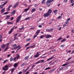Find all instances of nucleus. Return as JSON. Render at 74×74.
<instances>
[{
	"label": "nucleus",
	"mask_w": 74,
	"mask_h": 74,
	"mask_svg": "<svg viewBox=\"0 0 74 74\" xmlns=\"http://www.w3.org/2000/svg\"><path fill=\"white\" fill-rule=\"evenodd\" d=\"M16 19H17V21H16V23H18L20 21V20H21L20 19H19L18 18H17Z\"/></svg>",
	"instance_id": "nucleus-29"
},
{
	"label": "nucleus",
	"mask_w": 74,
	"mask_h": 74,
	"mask_svg": "<svg viewBox=\"0 0 74 74\" xmlns=\"http://www.w3.org/2000/svg\"><path fill=\"white\" fill-rule=\"evenodd\" d=\"M30 9V7H29L27 9H25L24 10V12H27V11H28Z\"/></svg>",
	"instance_id": "nucleus-20"
},
{
	"label": "nucleus",
	"mask_w": 74,
	"mask_h": 74,
	"mask_svg": "<svg viewBox=\"0 0 74 74\" xmlns=\"http://www.w3.org/2000/svg\"><path fill=\"white\" fill-rule=\"evenodd\" d=\"M53 30V28H52L50 29H46V31H48V32H52Z\"/></svg>",
	"instance_id": "nucleus-18"
},
{
	"label": "nucleus",
	"mask_w": 74,
	"mask_h": 74,
	"mask_svg": "<svg viewBox=\"0 0 74 74\" xmlns=\"http://www.w3.org/2000/svg\"><path fill=\"white\" fill-rule=\"evenodd\" d=\"M21 47V45H19L18 46H17V47H16L14 48H13L12 49V50H13V49H14V50H15V49H16L18 48H19V47Z\"/></svg>",
	"instance_id": "nucleus-19"
},
{
	"label": "nucleus",
	"mask_w": 74,
	"mask_h": 74,
	"mask_svg": "<svg viewBox=\"0 0 74 74\" xmlns=\"http://www.w3.org/2000/svg\"><path fill=\"white\" fill-rule=\"evenodd\" d=\"M70 18H69L67 19V21L68 22V21H70Z\"/></svg>",
	"instance_id": "nucleus-50"
},
{
	"label": "nucleus",
	"mask_w": 74,
	"mask_h": 74,
	"mask_svg": "<svg viewBox=\"0 0 74 74\" xmlns=\"http://www.w3.org/2000/svg\"><path fill=\"white\" fill-rule=\"evenodd\" d=\"M62 16H59L57 18V19H60V18H62Z\"/></svg>",
	"instance_id": "nucleus-38"
},
{
	"label": "nucleus",
	"mask_w": 74,
	"mask_h": 74,
	"mask_svg": "<svg viewBox=\"0 0 74 74\" xmlns=\"http://www.w3.org/2000/svg\"><path fill=\"white\" fill-rule=\"evenodd\" d=\"M57 12L58 10H55L53 11L54 13V14H57Z\"/></svg>",
	"instance_id": "nucleus-31"
},
{
	"label": "nucleus",
	"mask_w": 74,
	"mask_h": 74,
	"mask_svg": "<svg viewBox=\"0 0 74 74\" xmlns=\"http://www.w3.org/2000/svg\"><path fill=\"white\" fill-rule=\"evenodd\" d=\"M6 16V19H10V15H7Z\"/></svg>",
	"instance_id": "nucleus-23"
},
{
	"label": "nucleus",
	"mask_w": 74,
	"mask_h": 74,
	"mask_svg": "<svg viewBox=\"0 0 74 74\" xmlns=\"http://www.w3.org/2000/svg\"><path fill=\"white\" fill-rule=\"evenodd\" d=\"M13 58L12 57H11L10 59V62H12V60H13Z\"/></svg>",
	"instance_id": "nucleus-37"
},
{
	"label": "nucleus",
	"mask_w": 74,
	"mask_h": 74,
	"mask_svg": "<svg viewBox=\"0 0 74 74\" xmlns=\"http://www.w3.org/2000/svg\"><path fill=\"white\" fill-rule=\"evenodd\" d=\"M13 19H14V18L13 17H12L11 18V21H12L13 20Z\"/></svg>",
	"instance_id": "nucleus-64"
},
{
	"label": "nucleus",
	"mask_w": 74,
	"mask_h": 74,
	"mask_svg": "<svg viewBox=\"0 0 74 74\" xmlns=\"http://www.w3.org/2000/svg\"><path fill=\"white\" fill-rule=\"evenodd\" d=\"M26 64H27L25 62L23 63L22 65V66H25V65H26Z\"/></svg>",
	"instance_id": "nucleus-28"
},
{
	"label": "nucleus",
	"mask_w": 74,
	"mask_h": 74,
	"mask_svg": "<svg viewBox=\"0 0 74 74\" xmlns=\"http://www.w3.org/2000/svg\"><path fill=\"white\" fill-rule=\"evenodd\" d=\"M29 58V56H26L24 58L25 60H27Z\"/></svg>",
	"instance_id": "nucleus-22"
},
{
	"label": "nucleus",
	"mask_w": 74,
	"mask_h": 74,
	"mask_svg": "<svg viewBox=\"0 0 74 74\" xmlns=\"http://www.w3.org/2000/svg\"><path fill=\"white\" fill-rule=\"evenodd\" d=\"M16 69L15 68H13L11 70V73H12L14 71H15V70H16Z\"/></svg>",
	"instance_id": "nucleus-13"
},
{
	"label": "nucleus",
	"mask_w": 74,
	"mask_h": 74,
	"mask_svg": "<svg viewBox=\"0 0 74 74\" xmlns=\"http://www.w3.org/2000/svg\"><path fill=\"white\" fill-rule=\"evenodd\" d=\"M7 11H10V8H9V7L8 8Z\"/></svg>",
	"instance_id": "nucleus-54"
},
{
	"label": "nucleus",
	"mask_w": 74,
	"mask_h": 74,
	"mask_svg": "<svg viewBox=\"0 0 74 74\" xmlns=\"http://www.w3.org/2000/svg\"><path fill=\"white\" fill-rule=\"evenodd\" d=\"M12 7V5H9L8 7L10 8H11V7Z\"/></svg>",
	"instance_id": "nucleus-55"
},
{
	"label": "nucleus",
	"mask_w": 74,
	"mask_h": 74,
	"mask_svg": "<svg viewBox=\"0 0 74 74\" xmlns=\"http://www.w3.org/2000/svg\"><path fill=\"white\" fill-rule=\"evenodd\" d=\"M71 59V58H68V60H66V61H69V60H70V59Z\"/></svg>",
	"instance_id": "nucleus-43"
},
{
	"label": "nucleus",
	"mask_w": 74,
	"mask_h": 74,
	"mask_svg": "<svg viewBox=\"0 0 74 74\" xmlns=\"http://www.w3.org/2000/svg\"><path fill=\"white\" fill-rule=\"evenodd\" d=\"M7 56L8 58H9L11 56V54H8L7 55Z\"/></svg>",
	"instance_id": "nucleus-57"
},
{
	"label": "nucleus",
	"mask_w": 74,
	"mask_h": 74,
	"mask_svg": "<svg viewBox=\"0 0 74 74\" xmlns=\"http://www.w3.org/2000/svg\"><path fill=\"white\" fill-rule=\"evenodd\" d=\"M49 69H51V68L49 67V68H47L45 69V70H49Z\"/></svg>",
	"instance_id": "nucleus-39"
},
{
	"label": "nucleus",
	"mask_w": 74,
	"mask_h": 74,
	"mask_svg": "<svg viewBox=\"0 0 74 74\" xmlns=\"http://www.w3.org/2000/svg\"><path fill=\"white\" fill-rule=\"evenodd\" d=\"M14 40H18V38L17 37H16V36H15Z\"/></svg>",
	"instance_id": "nucleus-47"
},
{
	"label": "nucleus",
	"mask_w": 74,
	"mask_h": 74,
	"mask_svg": "<svg viewBox=\"0 0 74 74\" xmlns=\"http://www.w3.org/2000/svg\"><path fill=\"white\" fill-rule=\"evenodd\" d=\"M7 1H6L2 5H0V8H3V6H4V5H5V4H7Z\"/></svg>",
	"instance_id": "nucleus-7"
},
{
	"label": "nucleus",
	"mask_w": 74,
	"mask_h": 74,
	"mask_svg": "<svg viewBox=\"0 0 74 74\" xmlns=\"http://www.w3.org/2000/svg\"><path fill=\"white\" fill-rule=\"evenodd\" d=\"M16 12L15 10H14L13 12H11L10 14L12 15H15Z\"/></svg>",
	"instance_id": "nucleus-8"
},
{
	"label": "nucleus",
	"mask_w": 74,
	"mask_h": 74,
	"mask_svg": "<svg viewBox=\"0 0 74 74\" xmlns=\"http://www.w3.org/2000/svg\"><path fill=\"white\" fill-rule=\"evenodd\" d=\"M8 60H5L4 61V62H3V63L4 64V63H6V62H8Z\"/></svg>",
	"instance_id": "nucleus-40"
},
{
	"label": "nucleus",
	"mask_w": 74,
	"mask_h": 74,
	"mask_svg": "<svg viewBox=\"0 0 74 74\" xmlns=\"http://www.w3.org/2000/svg\"><path fill=\"white\" fill-rule=\"evenodd\" d=\"M55 70V69L54 68V69H53L51 70H50L49 71V73L51 74V73H52L53 71H54Z\"/></svg>",
	"instance_id": "nucleus-14"
},
{
	"label": "nucleus",
	"mask_w": 74,
	"mask_h": 74,
	"mask_svg": "<svg viewBox=\"0 0 74 74\" xmlns=\"http://www.w3.org/2000/svg\"><path fill=\"white\" fill-rule=\"evenodd\" d=\"M9 13H10V12H7L4 13L3 15H7V14H9Z\"/></svg>",
	"instance_id": "nucleus-34"
},
{
	"label": "nucleus",
	"mask_w": 74,
	"mask_h": 74,
	"mask_svg": "<svg viewBox=\"0 0 74 74\" xmlns=\"http://www.w3.org/2000/svg\"><path fill=\"white\" fill-rule=\"evenodd\" d=\"M53 64H55V62H53L51 64L50 66H51V65H53Z\"/></svg>",
	"instance_id": "nucleus-48"
},
{
	"label": "nucleus",
	"mask_w": 74,
	"mask_h": 74,
	"mask_svg": "<svg viewBox=\"0 0 74 74\" xmlns=\"http://www.w3.org/2000/svg\"><path fill=\"white\" fill-rule=\"evenodd\" d=\"M29 44H30V43H27L25 46V47H27V46H29Z\"/></svg>",
	"instance_id": "nucleus-42"
},
{
	"label": "nucleus",
	"mask_w": 74,
	"mask_h": 74,
	"mask_svg": "<svg viewBox=\"0 0 74 74\" xmlns=\"http://www.w3.org/2000/svg\"><path fill=\"white\" fill-rule=\"evenodd\" d=\"M61 29H62V27H60L58 29V30H61Z\"/></svg>",
	"instance_id": "nucleus-60"
},
{
	"label": "nucleus",
	"mask_w": 74,
	"mask_h": 74,
	"mask_svg": "<svg viewBox=\"0 0 74 74\" xmlns=\"http://www.w3.org/2000/svg\"><path fill=\"white\" fill-rule=\"evenodd\" d=\"M5 11V8H4L3 9H2L1 10V14H3L4 12Z\"/></svg>",
	"instance_id": "nucleus-11"
},
{
	"label": "nucleus",
	"mask_w": 74,
	"mask_h": 74,
	"mask_svg": "<svg viewBox=\"0 0 74 74\" xmlns=\"http://www.w3.org/2000/svg\"><path fill=\"white\" fill-rule=\"evenodd\" d=\"M36 8H33L32 9V10H31V12H35V11H36Z\"/></svg>",
	"instance_id": "nucleus-21"
},
{
	"label": "nucleus",
	"mask_w": 74,
	"mask_h": 74,
	"mask_svg": "<svg viewBox=\"0 0 74 74\" xmlns=\"http://www.w3.org/2000/svg\"><path fill=\"white\" fill-rule=\"evenodd\" d=\"M16 6H17L15 5L12 8H15Z\"/></svg>",
	"instance_id": "nucleus-61"
},
{
	"label": "nucleus",
	"mask_w": 74,
	"mask_h": 74,
	"mask_svg": "<svg viewBox=\"0 0 74 74\" xmlns=\"http://www.w3.org/2000/svg\"><path fill=\"white\" fill-rule=\"evenodd\" d=\"M66 40V38H64L61 41V42H63L64 41H65Z\"/></svg>",
	"instance_id": "nucleus-30"
},
{
	"label": "nucleus",
	"mask_w": 74,
	"mask_h": 74,
	"mask_svg": "<svg viewBox=\"0 0 74 74\" xmlns=\"http://www.w3.org/2000/svg\"><path fill=\"white\" fill-rule=\"evenodd\" d=\"M67 1H68V0H64V1L65 3H67Z\"/></svg>",
	"instance_id": "nucleus-56"
},
{
	"label": "nucleus",
	"mask_w": 74,
	"mask_h": 74,
	"mask_svg": "<svg viewBox=\"0 0 74 74\" xmlns=\"http://www.w3.org/2000/svg\"><path fill=\"white\" fill-rule=\"evenodd\" d=\"M21 47H19L16 50V51H18L19 49H21Z\"/></svg>",
	"instance_id": "nucleus-52"
},
{
	"label": "nucleus",
	"mask_w": 74,
	"mask_h": 74,
	"mask_svg": "<svg viewBox=\"0 0 74 74\" xmlns=\"http://www.w3.org/2000/svg\"><path fill=\"white\" fill-rule=\"evenodd\" d=\"M44 35H42L41 36V37H40V38H41V39L43 37H44Z\"/></svg>",
	"instance_id": "nucleus-44"
},
{
	"label": "nucleus",
	"mask_w": 74,
	"mask_h": 74,
	"mask_svg": "<svg viewBox=\"0 0 74 74\" xmlns=\"http://www.w3.org/2000/svg\"><path fill=\"white\" fill-rule=\"evenodd\" d=\"M39 55H40V54H39V52H38L36 53V55L34 57L35 58H38V57L39 56Z\"/></svg>",
	"instance_id": "nucleus-9"
},
{
	"label": "nucleus",
	"mask_w": 74,
	"mask_h": 74,
	"mask_svg": "<svg viewBox=\"0 0 74 74\" xmlns=\"http://www.w3.org/2000/svg\"><path fill=\"white\" fill-rule=\"evenodd\" d=\"M68 64H64L62 66H66V65H67Z\"/></svg>",
	"instance_id": "nucleus-46"
},
{
	"label": "nucleus",
	"mask_w": 74,
	"mask_h": 74,
	"mask_svg": "<svg viewBox=\"0 0 74 74\" xmlns=\"http://www.w3.org/2000/svg\"><path fill=\"white\" fill-rule=\"evenodd\" d=\"M52 12V10H51V9L49 10L47 12V13L44 14V16L45 18L48 17V16H49V15H51Z\"/></svg>",
	"instance_id": "nucleus-1"
},
{
	"label": "nucleus",
	"mask_w": 74,
	"mask_h": 74,
	"mask_svg": "<svg viewBox=\"0 0 74 74\" xmlns=\"http://www.w3.org/2000/svg\"><path fill=\"white\" fill-rule=\"evenodd\" d=\"M62 39H63V38L61 37H60L58 38L57 41H60L61 40H62Z\"/></svg>",
	"instance_id": "nucleus-24"
},
{
	"label": "nucleus",
	"mask_w": 74,
	"mask_h": 74,
	"mask_svg": "<svg viewBox=\"0 0 74 74\" xmlns=\"http://www.w3.org/2000/svg\"><path fill=\"white\" fill-rule=\"evenodd\" d=\"M35 46L36 45L34 44L33 45L30 46V48H34Z\"/></svg>",
	"instance_id": "nucleus-27"
},
{
	"label": "nucleus",
	"mask_w": 74,
	"mask_h": 74,
	"mask_svg": "<svg viewBox=\"0 0 74 74\" xmlns=\"http://www.w3.org/2000/svg\"><path fill=\"white\" fill-rule=\"evenodd\" d=\"M30 18H31V17H29L27 18H26L25 19V21H27V20H28V19H30Z\"/></svg>",
	"instance_id": "nucleus-36"
},
{
	"label": "nucleus",
	"mask_w": 74,
	"mask_h": 74,
	"mask_svg": "<svg viewBox=\"0 0 74 74\" xmlns=\"http://www.w3.org/2000/svg\"><path fill=\"white\" fill-rule=\"evenodd\" d=\"M38 27H40V28H41V27H42V25H39Z\"/></svg>",
	"instance_id": "nucleus-59"
},
{
	"label": "nucleus",
	"mask_w": 74,
	"mask_h": 74,
	"mask_svg": "<svg viewBox=\"0 0 74 74\" xmlns=\"http://www.w3.org/2000/svg\"><path fill=\"white\" fill-rule=\"evenodd\" d=\"M19 65V62L15 63L14 65V67L15 68H16Z\"/></svg>",
	"instance_id": "nucleus-4"
},
{
	"label": "nucleus",
	"mask_w": 74,
	"mask_h": 74,
	"mask_svg": "<svg viewBox=\"0 0 74 74\" xmlns=\"http://www.w3.org/2000/svg\"><path fill=\"white\" fill-rule=\"evenodd\" d=\"M7 23H8V25H11V24H13V23H12V22H7Z\"/></svg>",
	"instance_id": "nucleus-26"
},
{
	"label": "nucleus",
	"mask_w": 74,
	"mask_h": 74,
	"mask_svg": "<svg viewBox=\"0 0 74 74\" xmlns=\"http://www.w3.org/2000/svg\"><path fill=\"white\" fill-rule=\"evenodd\" d=\"M53 58H54V57H52L50 58L47 59V61H49V60H51V59H53Z\"/></svg>",
	"instance_id": "nucleus-15"
},
{
	"label": "nucleus",
	"mask_w": 74,
	"mask_h": 74,
	"mask_svg": "<svg viewBox=\"0 0 74 74\" xmlns=\"http://www.w3.org/2000/svg\"><path fill=\"white\" fill-rule=\"evenodd\" d=\"M22 71H20L19 72L18 74H22Z\"/></svg>",
	"instance_id": "nucleus-62"
},
{
	"label": "nucleus",
	"mask_w": 74,
	"mask_h": 74,
	"mask_svg": "<svg viewBox=\"0 0 74 74\" xmlns=\"http://www.w3.org/2000/svg\"><path fill=\"white\" fill-rule=\"evenodd\" d=\"M6 45H7L5 44H3V45H2V46H1V47L2 48H5V47H6Z\"/></svg>",
	"instance_id": "nucleus-16"
},
{
	"label": "nucleus",
	"mask_w": 74,
	"mask_h": 74,
	"mask_svg": "<svg viewBox=\"0 0 74 74\" xmlns=\"http://www.w3.org/2000/svg\"><path fill=\"white\" fill-rule=\"evenodd\" d=\"M50 3H52L51 0H48L46 3L47 5H48Z\"/></svg>",
	"instance_id": "nucleus-12"
},
{
	"label": "nucleus",
	"mask_w": 74,
	"mask_h": 74,
	"mask_svg": "<svg viewBox=\"0 0 74 74\" xmlns=\"http://www.w3.org/2000/svg\"><path fill=\"white\" fill-rule=\"evenodd\" d=\"M18 4H19V2H16V5L17 6V5H18Z\"/></svg>",
	"instance_id": "nucleus-58"
},
{
	"label": "nucleus",
	"mask_w": 74,
	"mask_h": 74,
	"mask_svg": "<svg viewBox=\"0 0 74 74\" xmlns=\"http://www.w3.org/2000/svg\"><path fill=\"white\" fill-rule=\"evenodd\" d=\"M69 24V22H67L65 23H64L63 25V28L64 27H66V26H67V25H68Z\"/></svg>",
	"instance_id": "nucleus-6"
},
{
	"label": "nucleus",
	"mask_w": 74,
	"mask_h": 74,
	"mask_svg": "<svg viewBox=\"0 0 74 74\" xmlns=\"http://www.w3.org/2000/svg\"><path fill=\"white\" fill-rule=\"evenodd\" d=\"M39 11H42V8H39Z\"/></svg>",
	"instance_id": "nucleus-63"
},
{
	"label": "nucleus",
	"mask_w": 74,
	"mask_h": 74,
	"mask_svg": "<svg viewBox=\"0 0 74 74\" xmlns=\"http://www.w3.org/2000/svg\"><path fill=\"white\" fill-rule=\"evenodd\" d=\"M13 30H14V27H13L11 29L10 31L9 32V34H11V33H12V32H13Z\"/></svg>",
	"instance_id": "nucleus-10"
},
{
	"label": "nucleus",
	"mask_w": 74,
	"mask_h": 74,
	"mask_svg": "<svg viewBox=\"0 0 74 74\" xmlns=\"http://www.w3.org/2000/svg\"><path fill=\"white\" fill-rule=\"evenodd\" d=\"M36 66V64H33L32 66V67L31 69H33V68H34V66Z\"/></svg>",
	"instance_id": "nucleus-41"
},
{
	"label": "nucleus",
	"mask_w": 74,
	"mask_h": 74,
	"mask_svg": "<svg viewBox=\"0 0 74 74\" xmlns=\"http://www.w3.org/2000/svg\"><path fill=\"white\" fill-rule=\"evenodd\" d=\"M44 60H42L41 61V60H40L38 62H36V64H38V63H40L41 62V63H44Z\"/></svg>",
	"instance_id": "nucleus-5"
},
{
	"label": "nucleus",
	"mask_w": 74,
	"mask_h": 74,
	"mask_svg": "<svg viewBox=\"0 0 74 74\" xmlns=\"http://www.w3.org/2000/svg\"><path fill=\"white\" fill-rule=\"evenodd\" d=\"M30 48V46H29V47H27V49H26V50H27V49H29Z\"/></svg>",
	"instance_id": "nucleus-45"
},
{
	"label": "nucleus",
	"mask_w": 74,
	"mask_h": 74,
	"mask_svg": "<svg viewBox=\"0 0 74 74\" xmlns=\"http://www.w3.org/2000/svg\"><path fill=\"white\" fill-rule=\"evenodd\" d=\"M22 34H20L19 35H18V37H20L21 36V35H21Z\"/></svg>",
	"instance_id": "nucleus-53"
},
{
	"label": "nucleus",
	"mask_w": 74,
	"mask_h": 74,
	"mask_svg": "<svg viewBox=\"0 0 74 74\" xmlns=\"http://www.w3.org/2000/svg\"><path fill=\"white\" fill-rule=\"evenodd\" d=\"M8 68H9V66H8V64H6L5 66L3 68V70H5V71H7V70H8Z\"/></svg>",
	"instance_id": "nucleus-2"
},
{
	"label": "nucleus",
	"mask_w": 74,
	"mask_h": 74,
	"mask_svg": "<svg viewBox=\"0 0 74 74\" xmlns=\"http://www.w3.org/2000/svg\"><path fill=\"white\" fill-rule=\"evenodd\" d=\"M40 32V30H38L36 32V34H37V35H38V34H39V33Z\"/></svg>",
	"instance_id": "nucleus-17"
},
{
	"label": "nucleus",
	"mask_w": 74,
	"mask_h": 74,
	"mask_svg": "<svg viewBox=\"0 0 74 74\" xmlns=\"http://www.w3.org/2000/svg\"><path fill=\"white\" fill-rule=\"evenodd\" d=\"M65 45H61L60 46V47H62V48H64V47Z\"/></svg>",
	"instance_id": "nucleus-51"
},
{
	"label": "nucleus",
	"mask_w": 74,
	"mask_h": 74,
	"mask_svg": "<svg viewBox=\"0 0 74 74\" xmlns=\"http://www.w3.org/2000/svg\"><path fill=\"white\" fill-rule=\"evenodd\" d=\"M63 69H64V67H62L59 70L60 71H61V70H63Z\"/></svg>",
	"instance_id": "nucleus-33"
},
{
	"label": "nucleus",
	"mask_w": 74,
	"mask_h": 74,
	"mask_svg": "<svg viewBox=\"0 0 74 74\" xmlns=\"http://www.w3.org/2000/svg\"><path fill=\"white\" fill-rule=\"evenodd\" d=\"M52 36H51V35H48V36H47L46 38H50V37H51Z\"/></svg>",
	"instance_id": "nucleus-25"
},
{
	"label": "nucleus",
	"mask_w": 74,
	"mask_h": 74,
	"mask_svg": "<svg viewBox=\"0 0 74 74\" xmlns=\"http://www.w3.org/2000/svg\"><path fill=\"white\" fill-rule=\"evenodd\" d=\"M20 58V56L19 55H17L16 56L15 58L14 59H13V61H14V60H15L16 59H18L19 58Z\"/></svg>",
	"instance_id": "nucleus-3"
},
{
	"label": "nucleus",
	"mask_w": 74,
	"mask_h": 74,
	"mask_svg": "<svg viewBox=\"0 0 74 74\" xmlns=\"http://www.w3.org/2000/svg\"><path fill=\"white\" fill-rule=\"evenodd\" d=\"M21 18H22V16L21 15H20V16H18V17L17 18V19H18L21 20Z\"/></svg>",
	"instance_id": "nucleus-32"
},
{
	"label": "nucleus",
	"mask_w": 74,
	"mask_h": 74,
	"mask_svg": "<svg viewBox=\"0 0 74 74\" xmlns=\"http://www.w3.org/2000/svg\"><path fill=\"white\" fill-rule=\"evenodd\" d=\"M12 46L14 47V48H16V47H16V44H15L14 45H12Z\"/></svg>",
	"instance_id": "nucleus-35"
},
{
	"label": "nucleus",
	"mask_w": 74,
	"mask_h": 74,
	"mask_svg": "<svg viewBox=\"0 0 74 74\" xmlns=\"http://www.w3.org/2000/svg\"><path fill=\"white\" fill-rule=\"evenodd\" d=\"M71 32L72 33H74V29L72 30Z\"/></svg>",
	"instance_id": "nucleus-49"
}]
</instances>
